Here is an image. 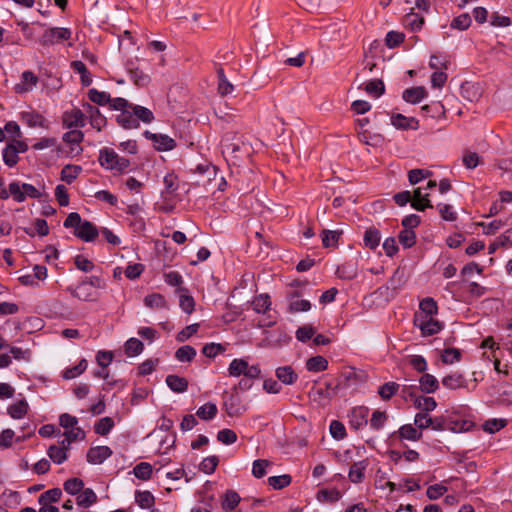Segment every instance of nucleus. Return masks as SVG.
I'll return each mask as SVG.
<instances>
[{"mask_svg": "<svg viewBox=\"0 0 512 512\" xmlns=\"http://www.w3.org/2000/svg\"><path fill=\"white\" fill-rule=\"evenodd\" d=\"M248 362L244 359H233L228 368V374L232 377L244 376Z\"/></svg>", "mask_w": 512, "mask_h": 512, "instance_id": "nucleus-47", "label": "nucleus"}, {"mask_svg": "<svg viewBox=\"0 0 512 512\" xmlns=\"http://www.w3.org/2000/svg\"><path fill=\"white\" fill-rule=\"evenodd\" d=\"M125 66L131 80L136 86L145 87L150 83V76L139 69L133 60H128Z\"/></svg>", "mask_w": 512, "mask_h": 512, "instance_id": "nucleus-7", "label": "nucleus"}, {"mask_svg": "<svg viewBox=\"0 0 512 512\" xmlns=\"http://www.w3.org/2000/svg\"><path fill=\"white\" fill-rule=\"evenodd\" d=\"M176 147V141L165 134L158 133L154 141V148L158 151H170Z\"/></svg>", "mask_w": 512, "mask_h": 512, "instance_id": "nucleus-34", "label": "nucleus"}, {"mask_svg": "<svg viewBox=\"0 0 512 512\" xmlns=\"http://www.w3.org/2000/svg\"><path fill=\"white\" fill-rule=\"evenodd\" d=\"M239 402V398L233 394L224 399L223 407L230 417H235L242 414L241 408L239 407Z\"/></svg>", "mask_w": 512, "mask_h": 512, "instance_id": "nucleus-29", "label": "nucleus"}, {"mask_svg": "<svg viewBox=\"0 0 512 512\" xmlns=\"http://www.w3.org/2000/svg\"><path fill=\"white\" fill-rule=\"evenodd\" d=\"M112 453L111 448L108 446H96L91 447L87 451L86 458L90 464H101L109 458Z\"/></svg>", "mask_w": 512, "mask_h": 512, "instance_id": "nucleus-9", "label": "nucleus"}, {"mask_svg": "<svg viewBox=\"0 0 512 512\" xmlns=\"http://www.w3.org/2000/svg\"><path fill=\"white\" fill-rule=\"evenodd\" d=\"M71 67L81 75V83L83 86H89L92 83L91 75L82 61H73Z\"/></svg>", "mask_w": 512, "mask_h": 512, "instance_id": "nucleus-45", "label": "nucleus"}, {"mask_svg": "<svg viewBox=\"0 0 512 512\" xmlns=\"http://www.w3.org/2000/svg\"><path fill=\"white\" fill-rule=\"evenodd\" d=\"M420 313H416L415 316H427L433 317L438 313V306L436 301L433 298L427 297L424 298L420 304Z\"/></svg>", "mask_w": 512, "mask_h": 512, "instance_id": "nucleus-24", "label": "nucleus"}, {"mask_svg": "<svg viewBox=\"0 0 512 512\" xmlns=\"http://www.w3.org/2000/svg\"><path fill=\"white\" fill-rule=\"evenodd\" d=\"M2 154H3V161L8 167H14L17 164L19 157H18L17 150L15 149V144H8L3 149Z\"/></svg>", "mask_w": 512, "mask_h": 512, "instance_id": "nucleus-49", "label": "nucleus"}, {"mask_svg": "<svg viewBox=\"0 0 512 512\" xmlns=\"http://www.w3.org/2000/svg\"><path fill=\"white\" fill-rule=\"evenodd\" d=\"M414 324L421 330L423 336H432L443 328L440 321L427 316H414Z\"/></svg>", "mask_w": 512, "mask_h": 512, "instance_id": "nucleus-3", "label": "nucleus"}, {"mask_svg": "<svg viewBox=\"0 0 512 512\" xmlns=\"http://www.w3.org/2000/svg\"><path fill=\"white\" fill-rule=\"evenodd\" d=\"M275 375L277 379L285 385H293L298 379V374L289 365L278 367L275 371Z\"/></svg>", "mask_w": 512, "mask_h": 512, "instance_id": "nucleus-15", "label": "nucleus"}, {"mask_svg": "<svg viewBox=\"0 0 512 512\" xmlns=\"http://www.w3.org/2000/svg\"><path fill=\"white\" fill-rule=\"evenodd\" d=\"M391 124L401 130H417L419 128V122L414 117H406L403 114L397 113L391 116Z\"/></svg>", "mask_w": 512, "mask_h": 512, "instance_id": "nucleus-12", "label": "nucleus"}, {"mask_svg": "<svg viewBox=\"0 0 512 512\" xmlns=\"http://www.w3.org/2000/svg\"><path fill=\"white\" fill-rule=\"evenodd\" d=\"M83 107L89 114L92 127L100 131L102 127L106 125V118L101 114L97 107L91 105L90 103H85Z\"/></svg>", "mask_w": 512, "mask_h": 512, "instance_id": "nucleus-14", "label": "nucleus"}, {"mask_svg": "<svg viewBox=\"0 0 512 512\" xmlns=\"http://www.w3.org/2000/svg\"><path fill=\"white\" fill-rule=\"evenodd\" d=\"M116 121L124 129H135L139 127L138 119L135 118L132 110H123L117 116Z\"/></svg>", "mask_w": 512, "mask_h": 512, "instance_id": "nucleus-22", "label": "nucleus"}, {"mask_svg": "<svg viewBox=\"0 0 512 512\" xmlns=\"http://www.w3.org/2000/svg\"><path fill=\"white\" fill-rule=\"evenodd\" d=\"M399 387L396 382H386L378 388V394L382 400L387 401L398 392Z\"/></svg>", "mask_w": 512, "mask_h": 512, "instance_id": "nucleus-41", "label": "nucleus"}, {"mask_svg": "<svg viewBox=\"0 0 512 512\" xmlns=\"http://www.w3.org/2000/svg\"><path fill=\"white\" fill-rule=\"evenodd\" d=\"M135 502L142 509H151L155 505V497L150 491H135Z\"/></svg>", "mask_w": 512, "mask_h": 512, "instance_id": "nucleus-25", "label": "nucleus"}, {"mask_svg": "<svg viewBox=\"0 0 512 512\" xmlns=\"http://www.w3.org/2000/svg\"><path fill=\"white\" fill-rule=\"evenodd\" d=\"M427 96V91L423 86L411 87L405 89L402 98L407 103L417 104Z\"/></svg>", "mask_w": 512, "mask_h": 512, "instance_id": "nucleus-16", "label": "nucleus"}, {"mask_svg": "<svg viewBox=\"0 0 512 512\" xmlns=\"http://www.w3.org/2000/svg\"><path fill=\"white\" fill-rule=\"evenodd\" d=\"M84 139V134L81 130H71L63 135V141L70 144V153L73 155H79L83 149L80 147V143Z\"/></svg>", "mask_w": 512, "mask_h": 512, "instance_id": "nucleus-10", "label": "nucleus"}, {"mask_svg": "<svg viewBox=\"0 0 512 512\" xmlns=\"http://www.w3.org/2000/svg\"><path fill=\"white\" fill-rule=\"evenodd\" d=\"M399 435L403 439H408L412 441L420 440L422 437V433L417 430L413 425L407 424L403 425L399 429Z\"/></svg>", "mask_w": 512, "mask_h": 512, "instance_id": "nucleus-53", "label": "nucleus"}, {"mask_svg": "<svg viewBox=\"0 0 512 512\" xmlns=\"http://www.w3.org/2000/svg\"><path fill=\"white\" fill-rule=\"evenodd\" d=\"M244 142L236 133L228 132L222 139L223 152L231 154L234 158L239 157V152L242 149Z\"/></svg>", "mask_w": 512, "mask_h": 512, "instance_id": "nucleus-5", "label": "nucleus"}, {"mask_svg": "<svg viewBox=\"0 0 512 512\" xmlns=\"http://www.w3.org/2000/svg\"><path fill=\"white\" fill-rule=\"evenodd\" d=\"M414 200L411 202V206L417 211H424L426 208H433V205L429 199V194H422V188L418 187L413 191Z\"/></svg>", "mask_w": 512, "mask_h": 512, "instance_id": "nucleus-17", "label": "nucleus"}, {"mask_svg": "<svg viewBox=\"0 0 512 512\" xmlns=\"http://www.w3.org/2000/svg\"><path fill=\"white\" fill-rule=\"evenodd\" d=\"M414 424L420 430L427 429L429 427L432 428L433 417L428 413L419 412L415 415Z\"/></svg>", "mask_w": 512, "mask_h": 512, "instance_id": "nucleus-62", "label": "nucleus"}, {"mask_svg": "<svg viewBox=\"0 0 512 512\" xmlns=\"http://www.w3.org/2000/svg\"><path fill=\"white\" fill-rule=\"evenodd\" d=\"M403 24L409 27L412 31H418L424 24V17L411 9V12L407 13L403 18Z\"/></svg>", "mask_w": 512, "mask_h": 512, "instance_id": "nucleus-26", "label": "nucleus"}, {"mask_svg": "<svg viewBox=\"0 0 512 512\" xmlns=\"http://www.w3.org/2000/svg\"><path fill=\"white\" fill-rule=\"evenodd\" d=\"M97 227L90 221L84 220L80 226L74 230V235L85 242H92L98 236Z\"/></svg>", "mask_w": 512, "mask_h": 512, "instance_id": "nucleus-8", "label": "nucleus"}, {"mask_svg": "<svg viewBox=\"0 0 512 512\" xmlns=\"http://www.w3.org/2000/svg\"><path fill=\"white\" fill-rule=\"evenodd\" d=\"M116 158L117 153L113 149L103 148L99 152L98 161L102 167L112 171Z\"/></svg>", "mask_w": 512, "mask_h": 512, "instance_id": "nucleus-23", "label": "nucleus"}, {"mask_svg": "<svg viewBox=\"0 0 512 512\" xmlns=\"http://www.w3.org/2000/svg\"><path fill=\"white\" fill-rule=\"evenodd\" d=\"M63 124L67 128L83 127L85 125V114L82 110L74 108L63 114Z\"/></svg>", "mask_w": 512, "mask_h": 512, "instance_id": "nucleus-11", "label": "nucleus"}, {"mask_svg": "<svg viewBox=\"0 0 512 512\" xmlns=\"http://www.w3.org/2000/svg\"><path fill=\"white\" fill-rule=\"evenodd\" d=\"M97 500V495L91 488H83L81 494L76 498L77 505L84 508L92 506L97 502Z\"/></svg>", "mask_w": 512, "mask_h": 512, "instance_id": "nucleus-27", "label": "nucleus"}, {"mask_svg": "<svg viewBox=\"0 0 512 512\" xmlns=\"http://www.w3.org/2000/svg\"><path fill=\"white\" fill-rule=\"evenodd\" d=\"M28 408L29 406L27 401L25 399H22L8 407V414L13 419H21L27 414Z\"/></svg>", "mask_w": 512, "mask_h": 512, "instance_id": "nucleus-35", "label": "nucleus"}, {"mask_svg": "<svg viewBox=\"0 0 512 512\" xmlns=\"http://www.w3.org/2000/svg\"><path fill=\"white\" fill-rule=\"evenodd\" d=\"M218 463H219L218 456H215V455L209 456L202 460V462L199 465V468L205 474H212L215 471Z\"/></svg>", "mask_w": 512, "mask_h": 512, "instance_id": "nucleus-59", "label": "nucleus"}, {"mask_svg": "<svg viewBox=\"0 0 512 512\" xmlns=\"http://www.w3.org/2000/svg\"><path fill=\"white\" fill-rule=\"evenodd\" d=\"M63 488L70 495H78L84 488V482L80 478H70L64 482Z\"/></svg>", "mask_w": 512, "mask_h": 512, "instance_id": "nucleus-51", "label": "nucleus"}, {"mask_svg": "<svg viewBox=\"0 0 512 512\" xmlns=\"http://www.w3.org/2000/svg\"><path fill=\"white\" fill-rule=\"evenodd\" d=\"M315 334V328L311 325H303L300 326L296 331V339L300 342H307L310 340Z\"/></svg>", "mask_w": 512, "mask_h": 512, "instance_id": "nucleus-64", "label": "nucleus"}, {"mask_svg": "<svg viewBox=\"0 0 512 512\" xmlns=\"http://www.w3.org/2000/svg\"><path fill=\"white\" fill-rule=\"evenodd\" d=\"M398 239L404 248H411L416 243V234L411 229H403L400 231Z\"/></svg>", "mask_w": 512, "mask_h": 512, "instance_id": "nucleus-57", "label": "nucleus"}, {"mask_svg": "<svg viewBox=\"0 0 512 512\" xmlns=\"http://www.w3.org/2000/svg\"><path fill=\"white\" fill-rule=\"evenodd\" d=\"M271 301L267 294H260L252 301L253 310L256 313H265L270 309Z\"/></svg>", "mask_w": 512, "mask_h": 512, "instance_id": "nucleus-46", "label": "nucleus"}, {"mask_svg": "<svg viewBox=\"0 0 512 512\" xmlns=\"http://www.w3.org/2000/svg\"><path fill=\"white\" fill-rule=\"evenodd\" d=\"M133 473L140 480H149L152 475V466L147 462H140L134 467Z\"/></svg>", "mask_w": 512, "mask_h": 512, "instance_id": "nucleus-55", "label": "nucleus"}, {"mask_svg": "<svg viewBox=\"0 0 512 512\" xmlns=\"http://www.w3.org/2000/svg\"><path fill=\"white\" fill-rule=\"evenodd\" d=\"M271 465V462L266 459H257L253 462L252 474L255 478H262L266 474V468Z\"/></svg>", "mask_w": 512, "mask_h": 512, "instance_id": "nucleus-61", "label": "nucleus"}, {"mask_svg": "<svg viewBox=\"0 0 512 512\" xmlns=\"http://www.w3.org/2000/svg\"><path fill=\"white\" fill-rule=\"evenodd\" d=\"M421 110L423 113L433 118L445 113L444 106L440 102H433L431 104L424 105Z\"/></svg>", "mask_w": 512, "mask_h": 512, "instance_id": "nucleus-63", "label": "nucleus"}, {"mask_svg": "<svg viewBox=\"0 0 512 512\" xmlns=\"http://www.w3.org/2000/svg\"><path fill=\"white\" fill-rule=\"evenodd\" d=\"M240 500L241 498L237 492L228 490L225 493L224 500L222 502V508L224 510L232 511L238 506Z\"/></svg>", "mask_w": 512, "mask_h": 512, "instance_id": "nucleus-52", "label": "nucleus"}, {"mask_svg": "<svg viewBox=\"0 0 512 512\" xmlns=\"http://www.w3.org/2000/svg\"><path fill=\"white\" fill-rule=\"evenodd\" d=\"M465 379L462 374L460 373H454L445 376L442 379V384L451 390L458 389L460 387H464Z\"/></svg>", "mask_w": 512, "mask_h": 512, "instance_id": "nucleus-37", "label": "nucleus"}, {"mask_svg": "<svg viewBox=\"0 0 512 512\" xmlns=\"http://www.w3.org/2000/svg\"><path fill=\"white\" fill-rule=\"evenodd\" d=\"M82 172V167L78 165L67 164L61 170L60 179L67 184H71Z\"/></svg>", "mask_w": 512, "mask_h": 512, "instance_id": "nucleus-30", "label": "nucleus"}, {"mask_svg": "<svg viewBox=\"0 0 512 512\" xmlns=\"http://www.w3.org/2000/svg\"><path fill=\"white\" fill-rule=\"evenodd\" d=\"M167 386L176 393H183L188 388V381L184 377H180L178 375L170 374L166 377Z\"/></svg>", "mask_w": 512, "mask_h": 512, "instance_id": "nucleus-21", "label": "nucleus"}, {"mask_svg": "<svg viewBox=\"0 0 512 512\" xmlns=\"http://www.w3.org/2000/svg\"><path fill=\"white\" fill-rule=\"evenodd\" d=\"M474 426V422L460 418L457 413H447L433 417L432 429L435 431L449 430L454 433H460L470 431Z\"/></svg>", "mask_w": 512, "mask_h": 512, "instance_id": "nucleus-1", "label": "nucleus"}, {"mask_svg": "<svg viewBox=\"0 0 512 512\" xmlns=\"http://www.w3.org/2000/svg\"><path fill=\"white\" fill-rule=\"evenodd\" d=\"M144 304L152 309L166 308V300L163 295L159 293L149 294L144 298Z\"/></svg>", "mask_w": 512, "mask_h": 512, "instance_id": "nucleus-44", "label": "nucleus"}, {"mask_svg": "<svg viewBox=\"0 0 512 512\" xmlns=\"http://www.w3.org/2000/svg\"><path fill=\"white\" fill-rule=\"evenodd\" d=\"M20 116L22 122L25 123L28 127H41L44 129L49 128L48 120L36 110L23 111L21 112Z\"/></svg>", "mask_w": 512, "mask_h": 512, "instance_id": "nucleus-6", "label": "nucleus"}, {"mask_svg": "<svg viewBox=\"0 0 512 512\" xmlns=\"http://www.w3.org/2000/svg\"><path fill=\"white\" fill-rule=\"evenodd\" d=\"M460 94L464 99L470 102L478 100L481 96L479 86L471 82H465L461 85Z\"/></svg>", "mask_w": 512, "mask_h": 512, "instance_id": "nucleus-20", "label": "nucleus"}, {"mask_svg": "<svg viewBox=\"0 0 512 512\" xmlns=\"http://www.w3.org/2000/svg\"><path fill=\"white\" fill-rule=\"evenodd\" d=\"M71 38V30L63 27H53L44 31L39 39L42 46H51Z\"/></svg>", "mask_w": 512, "mask_h": 512, "instance_id": "nucleus-2", "label": "nucleus"}, {"mask_svg": "<svg viewBox=\"0 0 512 512\" xmlns=\"http://www.w3.org/2000/svg\"><path fill=\"white\" fill-rule=\"evenodd\" d=\"M367 466L368 463L366 460L353 463L348 473L350 481L353 483H361L364 479V471Z\"/></svg>", "mask_w": 512, "mask_h": 512, "instance_id": "nucleus-18", "label": "nucleus"}, {"mask_svg": "<svg viewBox=\"0 0 512 512\" xmlns=\"http://www.w3.org/2000/svg\"><path fill=\"white\" fill-rule=\"evenodd\" d=\"M471 17L468 13H463L457 17H455L451 22V28L452 29H458V30H466L471 25Z\"/></svg>", "mask_w": 512, "mask_h": 512, "instance_id": "nucleus-58", "label": "nucleus"}, {"mask_svg": "<svg viewBox=\"0 0 512 512\" xmlns=\"http://www.w3.org/2000/svg\"><path fill=\"white\" fill-rule=\"evenodd\" d=\"M62 490L60 488H52L45 492H43L39 498L38 502L40 505L50 504L53 502H58L61 499Z\"/></svg>", "mask_w": 512, "mask_h": 512, "instance_id": "nucleus-39", "label": "nucleus"}, {"mask_svg": "<svg viewBox=\"0 0 512 512\" xmlns=\"http://www.w3.org/2000/svg\"><path fill=\"white\" fill-rule=\"evenodd\" d=\"M218 409L216 404L207 402L196 411V415L205 421L213 419L217 415Z\"/></svg>", "mask_w": 512, "mask_h": 512, "instance_id": "nucleus-36", "label": "nucleus"}, {"mask_svg": "<svg viewBox=\"0 0 512 512\" xmlns=\"http://www.w3.org/2000/svg\"><path fill=\"white\" fill-rule=\"evenodd\" d=\"M364 90L368 94L374 95L375 97H380L385 92V85L382 80L373 79L366 84Z\"/></svg>", "mask_w": 512, "mask_h": 512, "instance_id": "nucleus-54", "label": "nucleus"}, {"mask_svg": "<svg viewBox=\"0 0 512 512\" xmlns=\"http://www.w3.org/2000/svg\"><path fill=\"white\" fill-rule=\"evenodd\" d=\"M47 455L55 464H62L68 458L67 452L64 448L56 445H51L47 450Z\"/></svg>", "mask_w": 512, "mask_h": 512, "instance_id": "nucleus-48", "label": "nucleus"}, {"mask_svg": "<svg viewBox=\"0 0 512 512\" xmlns=\"http://www.w3.org/2000/svg\"><path fill=\"white\" fill-rule=\"evenodd\" d=\"M414 405L416 408L423 410V413H428L436 408L437 403L433 397L418 396L414 400Z\"/></svg>", "mask_w": 512, "mask_h": 512, "instance_id": "nucleus-40", "label": "nucleus"}, {"mask_svg": "<svg viewBox=\"0 0 512 512\" xmlns=\"http://www.w3.org/2000/svg\"><path fill=\"white\" fill-rule=\"evenodd\" d=\"M196 356V350L190 345L179 347L175 352V358L180 362H191Z\"/></svg>", "mask_w": 512, "mask_h": 512, "instance_id": "nucleus-43", "label": "nucleus"}, {"mask_svg": "<svg viewBox=\"0 0 512 512\" xmlns=\"http://www.w3.org/2000/svg\"><path fill=\"white\" fill-rule=\"evenodd\" d=\"M130 109L132 110L135 118L138 119V122L142 121L149 124L154 120L152 111L146 107L132 104L130 105Z\"/></svg>", "mask_w": 512, "mask_h": 512, "instance_id": "nucleus-32", "label": "nucleus"}, {"mask_svg": "<svg viewBox=\"0 0 512 512\" xmlns=\"http://www.w3.org/2000/svg\"><path fill=\"white\" fill-rule=\"evenodd\" d=\"M88 98L91 102L96 103L98 105H106L110 103L111 97L110 94L107 92L98 91L95 88H92L87 93Z\"/></svg>", "mask_w": 512, "mask_h": 512, "instance_id": "nucleus-50", "label": "nucleus"}, {"mask_svg": "<svg viewBox=\"0 0 512 512\" xmlns=\"http://www.w3.org/2000/svg\"><path fill=\"white\" fill-rule=\"evenodd\" d=\"M380 231L375 227L368 228L363 237L364 245L372 250H375L380 243Z\"/></svg>", "mask_w": 512, "mask_h": 512, "instance_id": "nucleus-28", "label": "nucleus"}, {"mask_svg": "<svg viewBox=\"0 0 512 512\" xmlns=\"http://www.w3.org/2000/svg\"><path fill=\"white\" fill-rule=\"evenodd\" d=\"M369 408L366 406L354 407L349 417V425L351 429L358 431L368 424Z\"/></svg>", "mask_w": 512, "mask_h": 512, "instance_id": "nucleus-4", "label": "nucleus"}, {"mask_svg": "<svg viewBox=\"0 0 512 512\" xmlns=\"http://www.w3.org/2000/svg\"><path fill=\"white\" fill-rule=\"evenodd\" d=\"M328 367V361L323 356H313L306 361V369L310 372H321Z\"/></svg>", "mask_w": 512, "mask_h": 512, "instance_id": "nucleus-33", "label": "nucleus"}, {"mask_svg": "<svg viewBox=\"0 0 512 512\" xmlns=\"http://www.w3.org/2000/svg\"><path fill=\"white\" fill-rule=\"evenodd\" d=\"M461 359V352L457 348H446L444 349L441 360L444 364H453Z\"/></svg>", "mask_w": 512, "mask_h": 512, "instance_id": "nucleus-60", "label": "nucleus"}, {"mask_svg": "<svg viewBox=\"0 0 512 512\" xmlns=\"http://www.w3.org/2000/svg\"><path fill=\"white\" fill-rule=\"evenodd\" d=\"M125 353L128 357L140 355L144 350V344L137 338H129L124 345Z\"/></svg>", "mask_w": 512, "mask_h": 512, "instance_id": "nucleus-31", "label": "nucleus"}, {"mask_svg": "<svg viewBox=\"0 0 512 512\" xmlns=\"http://www.w3.org/2000/svg\"><path fill=\"white\" fill-rule=\"evenodd\" d=\"M341 235V231L324 229L322 231L323 246L325 248L336 247L338 245V241Z\"/></svg>", "mask_w": 512, "mask_h": 512, "instance_id": "nucleus-38", "label": "nucleus"}, {"mask_svg": "<svg viewBox=\"0 0 512 512\" xmlns=\"http://www.w3.org/2000/svg\"><path fill=\"white\" fill-rule=\"evenodd\" d=\"M438 387H439L438 380L436 379L435 376H433L431 374L424 373L419 379V389L423 393H427V394L433 393L438 389Z\"/></svg>", "mask_w": 512, "mask_h": 512, "instance_id": "nucleus-19", "label": "nucleus"}, {"mask_svg": "<svg viewBox=\"0 0 512 512\" xmlns=\"http://www.w3.org/2000/svg\"><path fill=\"white\" fill-rule=\"evenodd\" d=\"M114 425V420L111 417L106 416L95 423L94 431L96 434L105 436L112 430Z\"/></svg>", "mask_w": 512, "mask_h": 512, "instance_id": "nucleus-42", "label": "nucleus"}, {"mask_svg": "<svg viewBox=\"0 0 512 512\" xmlns=\"http://www.w3.org/2000/svg\"><path fill=\"white\" fill-rule=\"evenodd\" d=\"M291 476L283 474L279 476H271L268 478V484L275 490L287 487L291 483Z\"/></svg>", "mask_w": 512, "mask_h": 512, "instance_id": "nucleus-56", "label": "nucleus"}, {"mask_svg": "<svg viewBox=\"0 0 512 512\" xmlns=\"http://www.w3.org/2000/svg\"><path fill=\"white\" fill-rule=\"evenodd\" d=\"M338 385H333L331 382L325 383V388L313 387L309 392V397L318 401L320 399H332L337 393Z\"/></svg>", "mask_w": 512, "mask_h": 512, "instance_id": "nucleus-13", "label": "nucleus"}]
</instances>
